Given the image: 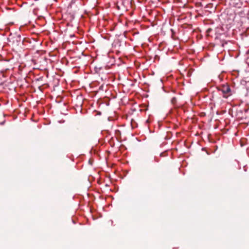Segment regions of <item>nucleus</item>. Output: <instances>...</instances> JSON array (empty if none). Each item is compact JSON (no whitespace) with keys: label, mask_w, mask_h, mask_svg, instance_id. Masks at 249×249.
I'll return each mask as SVG.
<instances>
[{"label":"nucleus","mask_w":249,"mask_h":249,"mask_svg":"<svg viewBox=\"0 0 249 249\" xmlns=\"http://www.w3.org/2000/svg\"><path fill=\"white\" fill-rule=\"evenodd\" d=\"M177 102V98H175V97H173L172 99H171V103L173 105H175Z\"/></svg>","instance_id":"obj_2"},{"label":"nucleus","mask_w":249,"mask_h":249,"mask_svg":"<svg viewBox=\"0 0 249 249\" xmlns=\"http://www.w3.org/2000/svg\"><path fill=\"white\" fill-rule=\"evenodd\" d=\"M219 91H221L223 94V97L225 98H227L231 95V89L229 86L227 85H222L217 88Z\"/></svg>","instance_id":"obj_1"}]
</instances>
